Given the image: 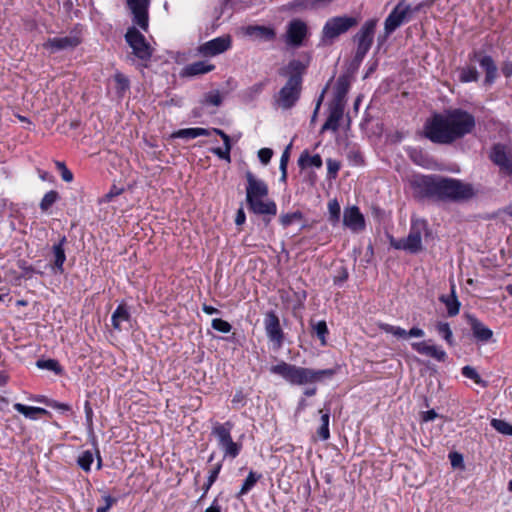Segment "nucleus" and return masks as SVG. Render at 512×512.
Listing matches in <instances>:
<instances>
[{
    "label": "nucleus",
    "mask_w": 512,
    "mask_h": 512,
    "mask_svg": "<svg viewBox=\"0 0 512 512\" xmlns=\"http://www.w3.org/2000/svg\"><path fill=\"white\" fill-rule=\"evenodd\" d=\"M476 125L475 117L469 112L457 108L434 114L424 126L425 137L433 143L451 144L470 134Z\"/></svg>",
    "instance_id": "nucleus-1"
},
{
    "label": "nucleus",
    "mask_w": 512,
    "mask_h": 512,
    "mask_svg": "<svg viewBox=\"0 0 512 512\" xmlns=\"http://www.w3.org/2000/svg\"><path fill=\"white\" fill-rule=\"evenodd\" d=\"M306 69L307 64L293 59L279 70L281 76L288 77L286 84L280 89L277 97V103L281 108L290 109L298 101Z\"/></svg>",
    "instance_id": "nucleus-2"
},
{
    "label": "nucleus",
    "mask_w": 512,
    "mask_h": 512,
    "mask_svg": "<svg viewBox=\"0 0 512 512\" xmlns=\"http://www.w3.org/2000/svg\"><path fill=\"white\" fill-rule=\"evenodd\" d=\"M245 177L247 181L246 202L250 211L257 215L275 216L277 205L273 200L265 199L269 193L265 181L256 178L250 171L246 172Z\"/></svg>",
    "instance_id": "nucleus-3"
},
{
    "label": "nucleus",
    "mask_w": 512,
    "mask_h": 512,
    "mask_svg": "<svg viewBox=\"0 0 512 512\" xmlns=\"http://www.w3.org/2000/svg\"><path fill=\"white\" fill-rule=\"evenodd\" d=\"M271 373L281 376L291 385H306L321 382L326 378H331L335 374L334 369L314 370L300 367L281 361L270 369Z\"/></svg>",
    "instance_id": "nucleus-4"
},
{
    "label": "nucleus",
    "mask_w": 512,
    "mask_h": 512,
    "mask_svg": "<svg viewBox=\"0 0 512 512\" xmlns=\"http://www.w3.org/2000/svg\"><path fill=\"white\" fill-rule=\"evenodd\" d=\"M125 41L132 49L128 56L139 68H147L153 55V48L147 42L145 36L134 26L129 27L125 34Z\"/></svg>",
    "instance_id": "nucleus-5"
},
{
    "label": "nucleus",
    "mask_w": 512,
    "mask_h": 512,
    "mask_svg": "<svg viewBox=\"0 0 512 512\" xmlns=\"http://www.w3.org/2000/svg\"><path fill=\"white\" fill-rule=\"evenodd\" d=\"M233 428L234 423L228 420L224 423L215 422L211 429V435L215 437L217 446L223 453V460L235 459L243 447L240 441L233 440L231 434Z\"/></svg>",
    "instance_id": "nucleus-6"
},
{
    "label": "nucleus",
    "mask_w": 512,
    "mask_h": 512,
    "mask_svg": "<svg viewBox=\"0 0 512 512\" xmlns=\"http://www.w3.org/2000/svg\"><path fill=\"white\" fill-rule=\"evenodd\" d=\"M476 195L472 184L454 178H440L439 199L453 202H463Z\"/></svg>",
    "instance_id": "nucleus-7"
},
{
    "label": "nucleus",
    "mask_w": 512,
    "mask_h": 512,
    "mask_svg": "<svg viewBox=\"0 0 512 512\" xmlns=\"http://www.w3.org/2000/svg\"><path fill=\"white\" fill-rule=\"evenodd\" d=\"M427 223L422 219H413L409 234L405 238L392 240L391 245L395 249L405 250L409 253L416 254L423 249L422 233L426 231Z\"/></svg>",
    "instance_id": "nucleus-8"
},
{
    "label": "nucleus",
    "mask_w": 512,
    "mask_h": 512,
    "mask_svg": "<svg viewBox=\"0 0 512 512\" xmlns=\"http://www.w3.org/2000/svg\"><path fill=\"white\" fill-rule=\"evenodd\" d=\"M420 7V5L412 7L410 4H407L405 0L400 1L384 21L383 38L386 39L402 24L408 22L412 14L418 12Z\"/></svg>",
    "instance_id": "nucleus-9"
},
{
    "label": "nucleus",
    "mask_w": 512,
    "mask_h": 512,
    "mask_svg": "<svg viewBox=\"0 0 512 512\" xmlns=\"http://www.w3.org/2000/svg\"><path fill=\"white\" fill-rule=\"evenodd\" d=\"M358 24V20L352 16H335L326 21L322 29V41L332 43L340 35L346 33Z\"/></svg>",
    "instance_id": "nucleus-10"
},
{
    "label": "nucleus",
    "mask_w": 512,
    "mask_h": 512,
    "mask_svg": "<svg viewBox=\"0 0 512 512\" xmlns=\"http://www.w3.org/2000/svg\"><path fill=\"white\" fill-rule=\"evenodd\" d=\"M376 26L377 20L369 19L355 35L354 39L357 42V49L355 53L356 61L361 62L370 50L373 44Z\"/></svg>",
    "instance_id": "nucleus-11"
},
{
    "label": "nucleus",
    "mask_w": 512,
    "mask_h": 512,
    "mask_svg": "<svg viewBox=\"0 0 512 512\" xmlns=\"http://www.w3.org/2000/svg\"><path fill=\"white\" fill-rule=\"evenodd\" d=\"M264 329L268 340L273 344L275 350L283 346L285 334L280 325V320L275 311H268L264 315Z\"/></svg>",
    "instance_id": "nucleus-12"
},
{
    "label": "nucleus",
    "mask_w": 512,
    "mask_h": 512,
    "mask_svg": "<svg viewBox=\"0 0 512 512\" xmlns=\"http://www.w3.org/2000/svg\"><path fill=\"white\" fill-rule=\"evenodd\" d=\"M82 42L81 33L73 30L68 35L58 36L49 38L43 47L50 51V53H56L59 51H69L76 48Z\"/></svg>",
    "instance_id": "nucleus-13"
},
{
    "label": "nucleus",
    "mask_w": 512,
    "mask_h": 512,
    "mask_svg": "<svg viewBox=\"0 0 512 512\" xmlns=\"http://www.w3.org/2000/svg\"><path fill=\"white\" fill-rule=\"evenodd\" d=\"M440 178L437 176H415L411 180V186L420 197L439 199Z\"/></svg>",
    "instance_id": "nucleus-14"
},
{
    "label": "nucleus",
    "mask_w": 512,
    "mask_h": 512,
    "mask_svg": "<svg viewBox=\"0 0 512 512\" xmlns=\"http://www.w3.org/2000/svg\"><path fill=\"white\" fill-rule=\"evenodd\" d=\"M307 35V24L301 19H293L287 24L284 40L288 46L298 48L303 45Z\"/></svg>",
    "instance_id": "nucleus-15"
},
{
    "label": "nucleus",
    "mask_w": 512,
    "mask_h": 512,
    "mask_svg": "<svg viewBox=\"0 0 512 512\" xmlns=\"http://www.w3.org/2000/svg\"><path fill=\"white\" fill-rule=\"evenodd\" d=\"M489 158L499 167L501 173L512 177V152L505 145H493Z\"/></svg>",
    "instance_id": "nucleus-16"
},
{
    "label": "nucleus",
    "mask_w": 512,
    "mask_h": 512,
    "mask_svg": "<svg viewBox=\"0 0 512 512\" xmlns=\"http://www.w3.org/2000/svg\"><path fill=\"white\" fill-rule=\"evenodd\" d=\"M231 42L229 35L220 36L201 44L198 51L205 57L216 56L227 51L231 47Z\"/></svg>",
    "instance_id": "nucleus-17"
},
{
    "label": "nucleus",
    "mask_w": 512,
    "mask_h": 512,
    "mask_svg": "<svg viewBox=\"0 0 512 512\" xmlns=\"http://www.w3.org/2000/svg\"><path fill=\"white\" fill-rule=\"evenodd\" d=\"M471 60H477L479 62L480 67L485 71V80L484 83L487 85H491L495 82L497 78V66L489 55H482L481 52L474 51L470 55Z\"/></svg>",
    "instance_id": "nucleus-18"
},
{
    "label": "nucleus",
    "mask_w": 512,
    "mask_h": 512,
    "mask_svg": "<svg viewBox=\"0 0 512 512\" xmlns=\"http://www.w3.org/2000/svg\"><path fill=\"white\" fill-rule=\"evenodd\" d=\"M429 341L413 342L411 347L421 355L431 357L438 362H444L447 359V353L439 346L430 344Z\"/></svg>",
    "instance_id": "nucleus-19"
},
{
    "label": "nucleus",
    "mask_w": 512,
    "mask_h": 512,
    "mask_svg": "<svg viewBox=\"0 0 512 512\" xmlns=\"http://www.w3.org/2000/svg\"><path fill=\"white\" fill-rule=\"evenodd\" d=\"M343 224L355 232L365 228L364 216L357 206H351L344 210Z\"/></svg>",
    "instance_id": "nucleus-20"
},
{
    "label": "nucleus",
    "mask_w": 512,
    "mask_h": 512,
    "mask_svg": "<svg viewBox=\"0 0 512 512\" xmlns=\"http://www.w3.org/2000/svg\"><path fill=\"white\" fill-rule=\"evenodd\" d=\"M344 107L345 106H342V104H331L329 116L321 128V132L326 130H332L335 132L338 130L339 122L343 117Z\"/></svg>",
    "instance_id": "nucleus-21"
},
{
    "label": "nucleus",
    "mask_w": 512,
    "mask_h": 512,
    "mask_svg": "<svg viewBox=\"0 0 512 512\" xmlns=\"http://www.w3.org/2000/svg\"><path fill=\"white\" fill-rule=\"evenodd\" d=\"M469 323L475 339L482 343L489 342L493 337V331L485 326L480 320L475 317H469Z\"/></svg>",
    "instance_id": "nucleus-22"
},
{
    "label": "nucleus",
    "mask_w": 512,
    "mask_h": 512,
    "mask_svg": "<svg viewBox=\"0 0 512 512\" xmlns=\"http://www.w3.org/2000/svg\"><path fill=\"white\" fill-rule=\"evenodd\" d=\"M133 13V22L144 31L148 29V5L144 4H128Z\"/></svg>",
    "instance_id": "nucleus-23"
},
{
    "label": "nucleus",
    "mask_w": 512,
    "mask_h": 512,
    "mask_svg": "<svg viewBox=\"0 0 512 512\" xmlns=\"http://www.w3.org/2000/svg\"><path fill=\"white\" fill-rule=\"evenodd\" d=\"M66 243V237L63 236L59 243L53 245L54 263L53 270L55 273L62 274L64 272V262L66 260L64 244Z\"/></svg>",
    "instance_id": "nucleus-24"
},
{
    "label": "nucleus",
    "mask_w": 512,
    "mask_h": 512,
    "mask_svg": "<svg viewBox=\"0 0 512 512\" xmlns=\"http://www.w3.org/2000/svg\"><path fill=\"white\" fill-rule=\"evenodd\" d=\"M350 88V80L346 75H342L337 79L335 86V97L333 100L334 104H342L345 106V97Z\"/></svg>",
    "instance_id": "nucleus-25"
},
{
    "label": "nucleus",
    "mask_w": 512,
    "mask_h": 512,
    "mask_svg": "<svg viewBox=\"0 0 512 512\" xmlns=\"http://www.w3.org/2000/svg\"><path fill=\"white\" fill-rule=\"evenodd\" d=\"M214 69L215 66L213 64L208 63L207 61H196L185 66L184 75L197 76L211 72Z\"/></svg>",
    "instance_id": "nucleus-26"
},
{
    "label": "nucleus",
    "mask_w": 512,
    "mask_h": 512,
    "mask_svg": "<svg viewBox=\"0 0 512 512\" xmlns=\"http://www.w3.org/2000/svg\"><path fill=\"white\" fill-rule=\"evenodd\" d=\"M209 135H210L209 129L196 127V128H185V129H180L178 131H175L172 134V137L190 140V139H194V138H197L200 136H209Z\"/></svg>",
    "instance_id": "nucleus-27"
},
{
    "label": "nucleus",
    "mask_w": 512,
    "mask_h": 512,
    "mask_svg": "<svg viewBox=\"0 0 512 512\" xmlns=\"http://www.w3.org/2000/svg\"><path fill=\"white\" fill-rule=\"evenodd\" d=\"M130 320V313L124 304L118 305L111 316V323L114 329L121 330V324Z\"/></svg>",
    "instance_id": "nucleus-28"
},
{
    "label": "nucleus",
    "mask_w": 512,
    "mask_h": 512,
    "mask_svg": "<svg viewBox=\"0 0 512 512\" xmlns=\"http://www.w3.org/2000/svg\"><path fill=\"white\" fill-rule=\"evenodd\" d=\"M14 409L23 414L26 418L35 420L38 418L39 415H47L49 412L41 407H32V406H26L21 403H15Z\"/></svg>",
    "instance_id": "nucleus-29"
},
{
    "label": "nucleus",
    "mask_w": 512,
    "mask_h": 512,
    "mask_svg": "<svg viewBox=\"0 0 512 512\" xmlns=\"http://www.w3.org/2000/svg\"><path fill=\"white\" fill-rule=\"evenodd\" d=\"M319 413L321 414V425L317 430V434L322 440H328L330 438V408L325 406V408L319 410Z\"/></svg>",
    "instance_id": "nucleus-30"
},
{
    "label": "nucleus",
    "mask_w": 512,
    "mask_h": 512,
    "mask_svg": "<svg viewBox=\"0 0 512 512\" xmlns=\"http://www.w3.org/2000/svg\"><path fill=\"white\" fill-rule=\"evenodd\" d=\"M247 33L249 35H254L256 37H259L261 39L271 41L275 38L276 32L273 28L266 27V26H249L247 28Z\"/></svg>",
    "instance_id": "nucleus-31"
},
{
    "label": "nucleus",
    "mask_w": 512,
    "mask_h": 512,
    "mask_svg": "<svg viewBox=\"0 0 512 512\" xmlns=\"http://www.w3.org/2000/svg\"><path fill=\"white\" fill-rule=\"evenodd\" d=\"M322 164H323L322 158L319 154H315V155L311 156V155H309L308 151L302 152L298 159V165L301 169H304L308 166L321 168Z\"/></svg>",
    "instance_id": "nucleus-32"
},
{
    "label": "nucleus",
    "mask_w": 512,
    "mask_h": 512,
    "mask_svg": "<svg viewBox=\"0 0 512 512\" xmlns=\"http://www.w3.org/2000/svg\"><path fill=\"white\" fill-rule=\"evenodd\" d=\"M440 300L445 303L447 313L450 317L456 316L460 310V302L458 301L455 290L452 288L451 296H441Z\"/></svg>",
    "instance_id": "nucleus-33"
},
{
    "label": "nucleus",
    "mask_w": 512,
    "mask_h": 512,
    "mask_svg": "<svg viewBox=\"0 0 512 512\" xmlns=\"http://www.w3.org/2000/svg\"><path fill=\"white\" fill-rule=\"evenodd\" d=\"M262 475L260 473H256L254 471H250L246 479L244 480L240 491L237 494V498L242 497L243 495L247 494L260 480Z\"/></svg>",
    "instance_id": "nucleus-34"
},
{
    "label": "nucleus",
    "mask_w": 512,
    "mask_h": 512,
    "mask_svg": "<svg viewBox=\"0 0 512 512\" xmlns=\"http://www.w3.org/2000/svg\"><path fill=\"white\" fill-rule=\"evenodd\" d=\"M479 79V73L474 66H465L459 69V80L462 83L476 82Z\"/></svg>",
    "instance_id": "nucleus-35"
},
{
    "label": "nucleus",
    "mask_w": 512,
    "mask_h": 512,
    "mask_svg": "<svg viewBox=\"0 0 512 512\" xmlns=\"http://www.w3.org/2000/svg\"><path fill=\"white\" fill-rule=\"evenodd\" d=\"M59 198H60V196L57 191L50 190L43 196V198L39 204L40 209L43 212L48 211L59 200Z\"/></svg>",
    "instance_id": "nucleus-36"
},
{
    "label": "nucleus",
    "mask_w": 512,
    "mask_h": 512,
    "mask_svg": "<svg viewBox=\"0 0 512 512\" xmlns=\"http://www.w3.org/2000/svg\"><path fill=\"white\" fill-rule=\"evenodd\" d=\"M223 98L218 90H213L204 94L201 103L203 105H212L219 107L222 104Z\"/></svg>",
    "instance_id": "nucleus-37"
},
{
    "label": "nucleus",
    "mask_w": 512,
    "mask_h": 512,
    "mask_svg": "<svg viewBox=\"0 0 512 512\" xmlns=\"http://www.w3.org/2000/svg\"><path fill=\"white\" fill-rule=\"evenodd\" d=\"M313 332L319 338L321 345H326V336L328 334V327L324 320L312 323Z\"/></svg>",
    "instance_id": "nucleus-38"
},
{
    "label": "nucleus",
    "mask_w": 512,
    "mask_h": 512,
    "mask_svg": "<svg viewBox=\"0 0 512 512\" xmlns=\"http://www.w3.org/2000/svg\"><path fill=\"white\" fill-rule=\"evenodd\" d=\"M114 81L116 83V90L119 95H123L130 88L129 79L120 72H117L114 75Z\"/></svg>",
    "instance_id": "nucleus-39"
},
{
    "label": "nucleus",
    "mask_w": 512,
    "mask_h": 512,
    "mask_svg": "<svg viewBox=\"0 0 512 512\" xmlns=\"http://www.w3.org/2000/svg\"><path fill=\"white\" fill-rule=\"evenodd\" d=\"M94 461V456L91 451L87 450L81 453V455L77 459V464L83 469L85 472H89L91 470V465Z\"/></svg>",
    "instance_id": "nucleus-40"
},
{
    "label": "nucleus",
    "mask_w": 512,
    "mask_h": 512,
    "mask_svg": "<svg viewBox=\"0 0 512 512\" xmlns=\"http://www.w3.org/2000/svg\"><path fill=\"white\" fill-rule=\"evenodd\" d=\"M438 334L449 344H453V333L447 322H439L436 325Z\"/></svg>",
    "instance_id": "nucleus-41"
},
{
    "label": "nucleus",
    "mask_w": 512,
    "mask_h": 512,
    "mask_svg": "<svg viewBox=\"0 0 512 512\" xmlns=\"http://www.w3.org/2000/svg\"><path fill=\"white\" fill-rule=\"evenodd\" d=\"M379 328L389 334L394 335L397 338H407V331L401 327L393 326L387 323L379 324Z\"/></svg>",
    "instance_id": "nucleus-42"
},
{
    "label": "nucleus",
    "mask_w": 512,
    "mask_h": 512,
    "mask_svg": "<svg viewBox=\"0 0 512 512\" xmlns=\"http://www.w3.org/2000/svg\"><path fill=\"white\" fill-rule=\"evenodd\" d=\"M329 220L335 225L340 220L341 209L336 199L328 202Z\"/></svg>",
    "instance_id": "nucleus-43"
},
{
    "label": "nucleus",
    "mask_w": 512,
    "mask_h": 512,
    "mask_svg": "<svg viewBox=\"0 0 512 512\" xmlns=\"http://www.w3.org/2000/svg\"><path fill=\"white\" fill-rule=\"evenodd\" d=\"M461 372L464 377L473 380L476 384H479L483 387L486 386V382L482 380L476 369L473 368L472 366H464Z\"/></svg>",
    "instance_id": "nucleus-44"
},
{
    "label": "nucleus",
    "mask_w": 512,
    "mask_h": 512,
    "mask_svg": "<svg viewBox=\"0 0 512 512\" xmlns=\"http://www.w3.org/2000/svg\"><path fill=\"white\" fill-rule=\"evenodd\" d=\"M491 426L501 434L512 436V425L501 419H492Z\"/></svg>",
    "instance_id": "nucleus-45"
},
{
    "label": "nucleus",
    "mask_w": 512,
    "mask_h": 512,
    "mask_svg": "<svg viewBox=\"0 0 512 512\" xmlns=\"http://www.w3.org/2000/svg\"><path fill=\"white\" fill-rule=\"evenodd\" d=\"M302 213L299 211L293 213H286L280 216L279 221L281 225L286 228L290 226L293 222L302 219Z\"/></svg>",
    "instance_id": "nucleus-46"
},
{
    "label": "nucleus",
    "mask_w": 512,
    "mask_h": 512,
    "mask_svg": "<svg viewBox=\"0 0 512 512\" xmlns=\"http://www.w3.org/2000/svg\"><path fill=\"white\" fill-rule=\"evenodd\" d=\"M211 325H212L213 329H215L219 332H222V333H229L232 329L231 324L221 318L213 319Z\"/></svg>",
    "instance_id": "nucleus-47"
},
{
    "label": "nucleus",
    "mask_w": 512,
    "mask_h": 512,
    "mask_svg": "<svg viewBox=\"0 0 512 512\" xmlns=\"http://www.w3.org/2000/svg\"><path fill=\"white\" fill-rule=\"evenodd\" d=\"M38 368L47 369L54 372L60 371L59 363L56 360L48 359V360H38L36 363Z\"/></svg>",
    "instance_id": "nucleus-48"
},
{
    "label": "nucleus",
    "mask_w": 512,
    "mask_h": 512,
    "mask_svg": "<svg viewBox=\"0 0 512 512\" xmlns=\"http://www.w3.org/2000/svg\"><path fill=\"white\" fill-rule=\"evenodd\" d=\"M327 170H328V177L330 179H335L337 177L338 171L340 170L341 164L339 161L335 159H327Z\"/></svg>",
    "instance_id": "nucleus-49"
},
{
    "label": "nucleus",
    "mask_w": 512,
    "mask_h": 512,
    "mask_svg": "<svg viewBox=\"0 0 512 512\" xmlns=\"http://www.w3.org/2000/svg\"><path fill=\"white\" fill-rule=\"evenodd\" d=\"M55 165L57 169L60 171L63 181L68 183L73 181V173L67 168L64 162L55 161Z\"/></svg>",
    "instance_id": "nucleus-50"
},
{
    "label": "nucleus",
    "mask_w": 512,
    "mask_h": 512,
    "mask_svg": "<svg viewBox=\"0 0 512 512\" xmlns=\"http://www.w3.org/2000/svg\"><path fill=\"white\" fill-rule=\"evenodd\" d=\"M230 151H231V144H224V148H214L212 149V152L217 155L220 159L226 160L230 162Z\"/></svg>",
    "instance_id": "nucleus-51"
},
{
    "label": "nucleus",
    "mask_w": 512,
    "mask_h": 512,
    "mask_svg": "<svg viewBox=\"0 0 512 512\" xmlns=\"http://www.w3.org/2000/svg\"><path fill=\"white\" fill-rule=\"evenodd\" d=\"M273 156V151L270 148H261L258 151V158L264 165L268 164Z\"/></svg>",
    "instance_id": "nucleus-52"
},
{
    "label": "nucleus",
    "mask_w": 512,
    "mask_h": 512,
    "mask_svg": "<svg viewBox=\"0 0 512 512\" xmlns=\"http://www.w3.org/2000/svg\"><path fill=\"white\" fill-rule=\"evenodd\" d=\"M84 411H85V418H86V425L89 430L93 429V410L89 403V401H86L84 404Z\"/></svg>",
    "instance_id": "nucleus-53"
},
{
    "label": "nucleus",
    "mask_w": 512,
    "mask_h": 512,
    "mask_svg": "<svg viewBox=\"0 0 512 512\" xmlns=\"http://www.w3.org/2000/svg\"><path fill=\"white\" fill-rule=\"evenodd\" d=\"M103 500L105 502V505L98 507L96 509V512H108L111 509V507L117 502V499L111 497L110 495L103 496Z\"/></svg>",
    "instance_id": "nucleus-54"
},
{
    "label": "nucleus",
    "mask_w": 512,
    "mask_h": 512,
    "mask_svg": "<svg viewBox=\"0 0 512 512\" xmlns=\"http://www.w3.org/2000/svg\"><path fill=\"white\" fill-rule=\"evenodd\" d=\"M292 147V144L290 143L285 150L283 151L281 158H280V165L279 168H287L289 158H290V149Z\"/></svg>",
    "instance_id": "nucleus-55"
},
{
    "label": "nucleus",
    "mask_w": 512,
    "mask_h": 512,
    "mask_svg": "<svg viewBox=\"0 0 512 512\" xmlns=\"http://www.w3.org/2000/svg\"><path fill=\"white\" fill-rule=\"evenodd\" d=\"M449 459L451 461V465L453 467H458L462 464L463 462V457L461 454L457 453V452H453V453H450L449 454Z\"/></svg>",
    "instance_id": "nucleus-56"
},
{
    "label": "nucleus",
    "mask_w": 512,
    "mask_h": 512,
    "mask_svg": "<svg viewBox=\"0 0 512 512\" xmlns=\"http://www.w3.org/2000/svg\"><path fill=\"white\" fill-rule=\"evenodd\" d=\"M49 406L53 409H56V410H59L61 412H67V411H70L71 410V407L70 405L66 404V403H60V402H57V401H52L49 403Z\"/></svg>",
    "instance_id": "nucleus-57"
},
{
    "label": "nucleus",
    "mask_w": 512,
    "mask_h": 512,
    "mask_svg": "<svg viewBox=\"0 0 512 512\" xmlns=\"http://www.w3.org/2000/svg\"><path fill=\"white\" fill-rule=\"evenodd\" d=\"M221 469H222V461H220V462L216 463V464L213 466V468L210 470V472H209V475H208V476H209L210 478H213L214 480H217L218 475H219V473H220Z\"/></svg>",
    "instance_id": "nucleus-58"
},
{
    "label": "nucleus",
    "mask_w": 512,
    "mask_h": 512,
    "mask_svg": "<svg viewBox=\"0 0 512 512\" xmlns=\"http://www.w3.org/2000/svg\"><path fill=\"white\" fill-rule=\"evenodd\" d=\"M122 189L116 186H113L110 191L105 195L106 201H111L115 196H118L122 193Z\"/></svg>",
    "instance_id": "nucleus-59"
},
{
    "label": "nucleus",
    "mask_w": 512,
    "mask_h": 512,
    "mask_svg": "<svg viewBox=\"0 0 512 512\" xmlns=\"http://www.w3.org/2000/svg\"><path fill=\"white\" fill-rule=\"evenodd\" d=\"M211 132L219 135L222 138L224 144H231L230 136L228 134H226L223 130L218 129V128H213L212 130H210V133Z\"/></svg>",
    "instance_id": "nucleus-60"
},
{
    "label": "nucleus",
    "mask_w": 512,
    "mask_h": 512,
    "mask_svg": "<svg viewBox=\"0 0 512 512\" xmlns=\"http://www.w3.org/2000/svg\"><path fill=\"white\" fill-rule=\"evenodd\" d=\"M245 220H246L245 212H244L243 208H239L236 213L235 224L237 226H240L245 223Z\"/></svg>",
    "instance_id": "nucleus-61"
},
{
    "label": "nucleus",
    "mask_w": 512,
    "mask_h": 512,
    "mask_svg": "<svg viewBox=\"0 0 512 512\" xmlns=\"http://www.w3.org/2000/svg\"><path fill=\"white\" fill-rule=\"evenodd\" d=\"M437 416L438 414L435 412V410H428L422 413V420L424 422L433 421Z\"/></svg>",
    "instance_id": "nucleus-62"
},
{
    "label": "nucleus",
    "mask_w": 512,
    "mask_h": 512,
    "mask_svg": "<svg viewBox=\"0 0 512 512\" xmlns=\"http://www.w3.org/2000/svg\"><path fill=\"white\" fill-rule=\"evenodd\" d=\"M424 331L421 328L418 327H412L409 331H407V338L408 337H423Z\"/></svg>",
    "instance_id": "nucleus-63"
},
{
    "label": "nucleus",
    "mask_w": 512,
    "mask_h": 512,
    "mask_svg": "<svg viewBox=\"0 0 512 512\" xmlns=\"http://www.w3.org/2000/svg\"><path fill=\"white\" fill-rule=\"evenodd\" d=\"M204 512H221V506L219 505L217 499H215Z\"/></svg>",
    "instance_id": "nucleus-64"
}]
</instances>
